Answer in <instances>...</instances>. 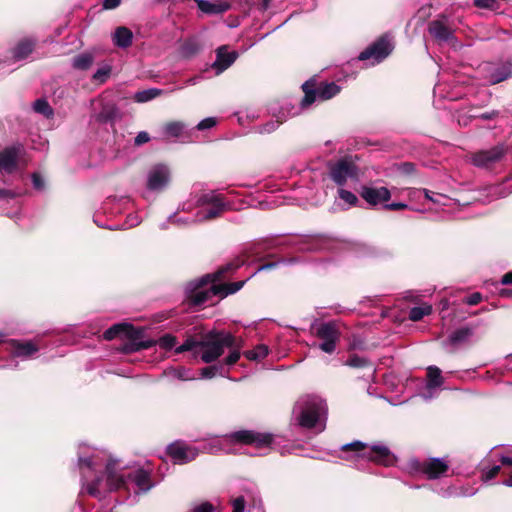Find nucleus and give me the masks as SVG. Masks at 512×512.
<instances>
[{"label":"nucleus","mask_w":512,"mask_h":512,"mask_svg":"<svg viewBox=\"0 0 512 512\" xmlns=\"http://www.w3.org/2000/svg\"><path fill=\"white\" fill-rule=\"evenodd\" d=\"M360 196L371 206L385 203L391 198V193L386 187L362 186Z\"/></svg>","instance_id":"obj_17"},{"label":"nucleus","mask_w":512,"mask_h":512,"mask_svg":"<svg viewBox=\"0 0 512 512\" xmlns=\"http://www.w3.org/2000/svg\"><path fill=\"white\" fill-rule=\"evenodd\" d=\"M198 204L210 206L209 208L199 210L195 216L181 217L177 214L171 215L168 221L178 226L187 225L196 222L212 220L219 217L229 208V204L224 201L221 194L216 191H210L201 195Z\"/></svg>","instance_id":"obj_6"},{"label":"nucleus","mask_w":512,"mask_h":512,"mask_svg":"<svg viewBox=\"0 0 512 512\" xmlns=\"http://www.w3.org/2000/svg\"><path fill=\"white\" fill-rule=\"evenodd\" d=\"M220 369V367L215 365L204 367L200 370V375L202 378L210 379L213 378L220 371Z\"/></svg>","instance_id":"obj_43"},{"label":"nucleus","mask_w":512,"mask_h":512,"mask_svg":"<svg viewBox=\"0 0 512 512\" xmlns=\"http://www.w3.org/2000/svg\"><path fill=\"white\" fill-rule=\"evenodd\" d=\"M94 62V56L91 53H81L73 58V67L78 70L89 69Z\"/></svg>","instance_id":"obj_31"},{"label":"nucleus","mask_w":512,"mask_h":512,"mask_svg":"<svg viewBox=\"0 0 512 512\" xmlns=\"http://www.w3.org/2000/svg\"><path fill=\"white\" fill-rule=\"evenodd\" d=\"M501 295H502V296H509V295H512V290L503 289V290L501 291Z\"/></svg>","instance_id":"obj_61"},{"label":"nucleus","mask_w":512,"mask_h":512,"mask_svg":"<svg viewBox=\"0 0 512 512\" xmlns=\"http://www.w3.org/2000/svg\"><path fill=\"white\" fill-rule=\"evenodd\" d=\"M78 467L82 479V491L102 498L114 490H124L140 495L152 489L153 469L140 466H122L105 451L94 449L90 455H78Z\"/></svg>","instance_id":"obj_1"},{"label":"nucleus","mask_w":512,"mask_h":512,"mask_svg":"<svg viewBox=\"0 0 512 512\" xmlns=\"http://www.w3.org/2000/svg\"><path fill=\"white\" fill-rule=\"evenodd\" d=\"M414 193H424L425 195V198L432 201V202H439V200L437 198H434L432 195H434V193H432L431 191L427 190V189H422V190H415Z\"/></svg>","instance_id":"obj_56"},{"label":"nucleus","mask_w":512,"mask_h":512,"mask_svg":"<svg viewBox=\"0 0 512 512\" xmlns=\"http://www.w3.org/2000/svg\"><path fill=\"white\" fill-rule=\"evenodd\" d=\"M473 335V330L469 327H462L452 332L445 342V345L457 346L467 342Z\"/></svg>","instance_id":"obj_25"},{"label":"nucleus","mask_w":512,"mask_h":512,"mask_svg":"<svg viewBox=\"0 0 512 512\" xmlns=\"http://www.w3.org/2000/svg\"><path fill=\"white\" fill-rule=\"evenodd\" d=\"M23 153L24 147L21 144L8 146L0 150V174H11L16 171Z\"/></svg>","instance_id":"obj_12"},{"label":"nucleus","mask_w":512,"mask_h":512,"mask_svg":"<svg viewBox=\"0 0 512 512\" xmlns=\"http://www.w3.org/2000/svg\"><path fill=\"white\" fill-rule=\"evenodd\" d=\"M404 168H405V170H406L407 172H409V171H412V170H413L414 166H413V164H412V163H405V164H404Z\"/></svg>","instance_id":"obj_60"},{"label":"nucleus","mask_w":512,"mask_h":512,"mask_svg":"<svg viewBox=\"0 0 512 512\" xmlns=\"http://www.w3.org/2000/svg\"><path fill=\"white\" fill-rule=\"evenodd\" d=\"M443 383L444 378L441 375V370L437 366H429L427 368L426 391L422 395L423 398L425 400L433 398L435 390L441 387Z\"/></svg>","instance_id":"obj_20"},{"label":"nucleus","mask_w":512,"mask_h":512,"mask_svg":"<svg viewBox=\"0 0 512 512\" xmlns=\"http://www.w3.org/2000/svg\"><path fill=\"white\" fill-rule=\"evenodd\" d=\"M501 284L503 285H509V284H512V271L506 273L502 279H501Z\"/></svg>","instance_id":"obj_58"},{"label":"nucleus","mask_w":512,"mask_h":512,"mask_svg":"<svg viewBox=\"0 0 512 512\" xmlns=\"http://www.w3.org/2000/svg\"><path fill=\"white\" fill-rule=\"evenodd\" d=\"M500 461L503 465H512V457L501 456Z\"/></svg>","instance_id":"obj_59"},{"label":"nucleus","mask_w":512,"mask_h":512,"mask_svg":"<svg viewBox=\"0 0 512 512\" xmlns=\"http://www.w3.org/2000/svg\"><path fill=\"white\" fill-rule=\"evenodd\" d=\"M293 420L306 429L318 428V432L325 429L327 405L316 395L300 397L293 407Z\"/></svg>","instance_id":"obj_4"},{"label":"nucleus","mask_w":512,"mask_h":512,"mask_svg":"<svg viewBox=\"0 0 512 512\" xmlns=\"http://www.w3.org/2000/svg\"><path fill=\"white\" fill-rule=\"evenodd\" d=\"M34 45V41L30 39L20 41L13 50L14 58L16 60L25 59L33 51Z\"/></svg>","instance_id":"obj_28"},{"label":"nucleus","mask_w":512,"mask_h":512,"mask_svg":"<svg viewBox=\"0 0 512 512\" xmlns=\"http://www.w3.org/2000/svg\"><path fill=\"white\" fill-rule=\"evenodd\" d=\"M499 115V112L496 111V110H492V111H489V112H485V113H482L480 115H475L473 116L475 119H481V120H493L495 118H497Z\"/></svg>","instance_id":"obj_51"},{"label":"nucleus","mask_w":512,"mask_h":512,"mask_svg":"<svg viewBox=\"0 0 512 512\" xmlns=\"http://www.w3.org/2000/svg\"><path fill=\"white\" fill-rule=\"evenodd\" d=\"M33 108L35 112L40 113L47 118L53 115V110L45 99H37L34 102Z\"/></svg>","instance_id":"obj_35"},{"label":"nucleus","mask_w":512,"mask_h":512,"mask_svg":"<svg viewBox=\"0 0 512 512\" xmlns=\"http://www.w3.org/2000/svg\"><path fill=\"white\" fill-rule=\"evenodd\" d=\"M315 335L322 340L319 348L328 354L336 350V344L340 339V331L335 322H323L315 328Z\"/></svg>","instance_id":"obj_10"},{"label":"nucleus","mask_w":512,"mask_h":512,"mask_svg":"<svg viewBox=\"0 0 512 512\" xmlns=\"http://www.w3.org/2000/svg\"><path fill=\"white\" fill-rule=\"evenodd\" d=\"M272 440L271 434L241 430L221 438L212 439L210 442L203 445L202 451L210 454H217L222 451L227 452L226 445L229 443L252 445L256 449L261 450L269 448Z\"/></svg>","instance_id":"obj_5"},{"label":"nucleus","mask_w":512,"mask_h":512,"mask_svg":"<svg viewBox=\"0 0 512 512\" xmlns=\"http://www.w3.org/2000/svg\"><path fill=\"white\" fill-rule=\"evenodd\" d=\"M268 351L269 349L266 345L260 344L252 350L245 351L244 356L249 360L259 361L268 355Z\"/></svg>","instance_id":"obj_33"},{"label":"nucleus","mask_w":512,"mask_h":512,"mask_svg":"<svg viewBox=\"0 0 512 512\" xmlns=\"http://www.w3.org/2000/svg\"><path fill=\"white\" fill-rule=\"evenodd\" d=\"M329 175L335 184L342 187L349 179L357 177V167L348 160H340L330 168Z\"/></svg>","instance_id":"obj_13"},{"label":"nucleus","mask_w":512,"mask_h":512,"mask_svg":"<svg viewBox=\"0 0 512 512\" xmlns=\"http://www.w3.org/2000/svg\"><path fill=\"white\" fill-rule=\"evenodd\" d=\"M500 469L501 468L498 465H495L489 469H484L482 474L483 481L487 482L496 477L500 472Z\"/></svg>","instance_id":"obj_44"},{"label":"nucleus","mask_w":512,"mask_h":512,"mask_svg":"<svg viewBox=\"0 0 512 512\" xmlns=\"http://www.w3.org/2000/svg\"><path fill=\"white\" fill-rule=\"evenodd\" d=\"M233 511L232 512H244L245 501L243 497H238L232 502Z\"/></svg>","instance_id":"obj_50"},{"label":"nucleus","mask_w":512,"mask_h":512,"mask_svg":"<svg viewBox=\"0 0 512 512\" xmlns=\"http://www.w3.org/2000/svg\"><path fill=\"white\" fill-rule=\"evenodd\" d=\"M121 4V0H104L103 8L106 10H112L117 8Z\"/></svg>","instance_id":"obj_54"},{"label":"nucleus","mask_w":512,"mask_h":512,"mask_svg":"<svg viewBox=\"0 0 512 512\" xmlns=\"http://www.w3.org/2000/svg\"><path fill=\"white\" fill-rule=\"evenodd\" d=\"M474 5L482 9H493L495 5L494 0H474Z\"/></svg>","instance_id":"obj_49"},{"label":"nucleus","mask_w":512,"mask_h":512,"mask_svg":"<svg viewBox=\"0 0 512 512\" xmlns=\"http://www.w3.org/2000/svg\"><path fill=\"white\" fill-rule=\"evenodd\" d=\"M133 219H134L135 221H133V222L130 224V226H135V225L139 224V220H138L137 216L133 217Z\"/></svg>","instance_id":"obj_63"},{"label":"nucleus","mask_w":512,"mask_h":512,"mask_svg":"<svg viewBox=\"0 0 512 512\" xmlns=\"http://www.w3.org/2000/svg\"><path fill=\"white\" fill-rule=\"evenodd\" d=\"M166 374L181 381H190L196 378L191 369L182 366L172 367L166 371Z\"/></svg>","instance_id":"obj_30"},{"label":"nucleus","mask_w":512,"mask_h":512,"mask_svg":"<svg viewBox=\"0 0 512 512\" xmlns=\"http://www.w3.org/2000/svg\"><path fill=\"white\" fill-rule=\"evenodd\" d=\"M188 83H190V84H195V83H196V81H195V79H194V78H191V79H189V80H188Z\"/></svg>","instance_id":"obj_64"},{"label":"nucleus","mask_w":512,"mask_h":512,"mask_svg":"<svg viewBox=\"0 0 512 512\" xmlns=\"http://www.w3.org/2000/svg\"><path fill=\"white\" fill-rule=\"evenodd\" d=\"M448 464L440 458H431L421 464L420 471L429 479H437L445 475L448 471Z\"/></svg>","instance_id":"obj_19"},{"label":"nucleus","mask_w":512,"mask_h":512,"mask_svg":"<svg viewBox=\"0 0 512 512\" xmlns=\"http://www.w3.org/2000/svg\"><path fill=\"white\" fill-rule=\"evenodd\" d=\"M240 344L235 339V346L230 347L232 351L229 353V355L225 359V364L228 366L234 365L240 358Z\"/></svg>","instance_id":"obj_38"},{"label":"nucleus","mask_w":512,"mask_h":512,"mask_svg":"<svg viewBox=\"0 0 512 512\" xmlns=\"http://www.w3.org/2000/svg\"><path fill=\"white\" fill-rule=\"evenodd\" d=\"M149 140H150L149 134L145 131H141L135 137V144L142 145L144 143H147Z\"/></svg>","instance_id":"obj_53"},{"label":"nucleus","mask_w":512,"mask_h":512,"mask_svg":"<svg viewBox=\"0 0 512 512\" xmlns=\"http://www.w3.org/2000/svg\"><path fill=\"white\" fill-rule=\"evenodd\" d=\"M234 346L235 337L231 333L215 332L209 333L202 341L186 339L182 345L175 348V353L195 351V353H200V358L204 363H212L223 354L226 347Z\"/></svg>","instance_id":"obj_3"},{"label":"nucleus","mask_w":512,"mask_h":512,"mask_svg":"<svg viewBox=\"0 0 512 512\" xmlns=\"http://www.w3.org/2000/svg\"><path fill=\"white\" fill-rule=\"evenodd\" d=\"M197 3L199 10L205 14L216 15L227 12L231 5L228 1L209 2L207 0H194Z\"/></svg>","instance_id":"obj_22"},{"label":"nucleus","mask_w":512,"mask_h":512,"mask_svg":"<svg viewBox=\"0 0 512 512\" xmlns=\"http://www.w3.org/2000/svg\"><path fill=\"white\" fill-rule=\"evenodd\" d=\"M281 121L279 120H270L267 123L260 125L257 127V132L260 134H269L273 131H275L278 127Z\"/></svg>","instance_id":"obj_40"},{"label":"nucleus","mask_w":512,"mask_h":512,"mask_svg":"<svg viewBox=\"0 0 512 512\" xmlns=\"http://www.w3.org/2000/svg\"><path fill=\"white\" fill-rule=\"evenodd\" d=\"M170 180V172L167 166L158 164L153 166L147 176V187L150 190H162Z\"/></svg>","instance_id":"obj_16"},{"label":"nucleus","mask_w":512,"mask_h":512,"mask_svg":"<svg viewBox=\"0 0 512 512\" xmlns=\"http://www.w3.org/2000/svg\"><path fill=\"white\" fill-rule=\"evenodd\" d=\"M507 152L508 148L505 144H497L472 153L470 162L479 169L492 170L505 158Z\"/></svg>","instance_id":"obj_8"},{"label":"nucleus","mask_w":512,"mask_h":512,"mask_svg":"<svg viewBox=\"0 0 512 512\" xmlns=\"http://www.w3.org/2000/svg\"><path fill=\"white\" fill-rule=\"evenodd\" d=\"M186 130V125L179 121L169 122L163 127V134L165 138H179L183 136Z\"/></svg>","instance_id":"obj_27"},{"label":"nucleus","mask_w":512,"mask_h":512,"mask_svg":"<svg viewBox=\"0 0 512 512\" xmlns=\"http://www.w3.org/2000/svg\"><path fill=\"white\" fill-rule=\"evenodd\" d=\"M216 52V60L212 67L216 69L217 74H220L235 62L237 53L235 51L229 52L225 46L219 47Z\"/></svg>","instance_id":"obj_21"},{"label":"nucleus","mask_w":512,"mask_h":512,"mask_svg":"<svg viewBox=\"0 0 512 512\" xmlns=\"http://www.w3.org/2000/svg\"><path fill=\"white\" fill-rule=\"evenodd\" d=\"M407 208H408V205L405 204V203H402V202L390 203V204H385L384 205V209L392 210V211L404 210V209H407Z\"/></svg>","instance_id":"obj_52"},{"label":"nucleus","mask_w":512,"mask_h":512,"mask_svg":"<svg viewBox=\"0 0 512 512\" xmlns=\"http://www.w3.org/2000/svg\"><path fill=\"white\" fill-rule=\"evenodd\" d=\"M133 40V33L130 29L124 26L116 28L112 35V41L115 46L119 48H128L131 46Z\"/></svg>","instance_id":"obj_24"},{"label":"nucleus","mask_w":512,"mask_h":512,"mask_svg":"<svg viewBox=\"0 0 512 512\" xmlns=\"http://www.w3.org/2000/svg\"><path fill=\"white\" fill-rule=\"evenodd\" d=\"M167 452L177 464L188 463L194 460L199 454V450L196 447L181 441L170 444L167 448Z\"/></svg>","instance_id":"obj_15"},{"label":"nucleus","mask_w":512,"mask_h":512,"mask_svg":"<svg viewBox=\"0 0 512 512\" xmlns=\"http://www.w3.org/2000/svg\"><path fill=\"white\" fill-rule=\"evenodd\" d=\"M244 260L235 259L225 266L221 267L213 274H207L198 280L187 284L185 292L187 299L195 306L212 302L214 297L222 299L229 294L239 291L245 284V281H238L228 284L217 283L225 273L233 271L244 264Z\"/></svg>","instance_id":"obj_2"},{"label":"nucleus","mask_w":512,"mask_h":512,"mask_svg":"<svg viewBox=\"0 0 512 512\" xmlns=\"http://www.w3.org/2000/svg\"><path fill=\"white\" fill-rule=\"evenodd\" d=\"M214 506L209 502L201 503L195 506L191 512H213Z\"/></svg>","instance_id":"obj_47"},{"label":"nucleus","mask_w":512,"mask_h":512,"mask_svg":"<svg viewBox=\"0 0 512 512\" xmlns=\"http://www.w3.org/2000/svg\"><path fill=\"white\" fill-rule=\"evenodd\" d=\"M430 35L439 43L453 44L454 31L444 16L432 20L428 25Z\"/></svg>","instance_id":"obj_14"},{"label":"nucleus","mask_w":512,"mask_h":512,"mask_svg":"<svg viewBox=\"0 0 512 512\" xmlns=\"http://www.w3.org/2000/svg\"><path fill=\"white\" fill-rule=\"evenodd\" d=\"M512 193V175L507 177L502 183L491 186L489 194L494 198H503Z\"/></svg>","instance_id":"obj_26"},{"label":"nucleus","mask_w":512,"mask_h":512,"mask_svg":"<svg viewBox=\"0 0 512 512\" xmlns=\"http://www.w3.org/2000/svg\"><path fill=\"white\" fill-rule=\"evenodd\" d=\"M276 265H277V263H276V262H271V263L263 264V265H261L260 267H258L257 271H256L253 275H255L257 272H260V271H264V270L272 269V268H274Z\"/></svg>","instance_id":"obj_57"},{"label":"nucleus","mask_w":512,"mask_h":512,"mask_svg":"<svg viewBox=\"0 0 512 512\" xmlns=\"http://www.w3.org/2000/svg\"><path fill=\"white\" fill-rule=\"evenodd\" d=\"M369 364L368 359L358 356L356 354L351 355L348 360L345 362V365L354 367V368H361L365 367Z\"/></svg>","instance_id":"obj_37"},{"label":"nucleus","mask_w":512,"mask_h":512,"mask_svg":"<svg viewBox=\"0 0 512 512\" xmlns=\"http://www.w3.org/2000/svg\"><path fill=\"white\" fill-rule=\"evenodd\" d=\"M432 306L431 305H423L419 307H413L409 311V319L416 322L420 321L424 316L431 314Z\"/></svg>","instance_id":"obj_34"},{"label":"nucleus","mask_w":512,"mask_h":512,"mask_svg":"<svg viewBox=\"0 0 512 512\" xmlns=\"http://www.w3.org/2000/svg\"><path fill=\"white\" fill-rule=\"evenodd\" d=\"M503 485L512 487V477L502 482Z\"/></svg>","instance_id":"obj_62"},{"label":"nucleus","mask_w":512,"mask_h":512,"mask_svg":"<svg viewBox=\"0 0 512 512\" xmlns=\"http://www.w3.org/2000/svg\"><path fill=\"white\" fill-rule=\"evenodd\" d=\"M342 450L354 452V457L357 459H367L385 466H389L394 462V456L384 445L367 446L360 441H355L343 445Z\"/></svg>","instance_id":"obj_7"},{"label":"nucleus","mask_w":512,"mask_h":512,"mask_svg":"<svg viewBox=\"0 0 512 512\" xmlns=\"http://www.w3.org/2000/svg\"><path fill=\"white\" fill-rule=\"evenodd\" d=\"M131 329L132 326L126 323L114 324L104 332L103 337L106 340H112L120 335H130Z\"/></svg>","instance_id":"obj_29"},{"label":"nucleus","mask_w":512,"mask_h":512,"mask_svg":"<svg viewBox=\"0 0 512 512\" xmlns=\"http://www.w3.org/2000/svg\"><path fill=\"white\" fill-rule=\"evenodd\" d=\"M482 300V295L478 292L471 294L464 299V302L470 306L477 305Z\"/></svg>","instance_id":"obj_48"},{"label":"nucleus","mask_w":512,"mask_h":512,"mask_svg":"<svg viewBox=\"0 0 512 512\" xmlns=\"http://www.w3.org/2000/svg\"><path fill=\"white\" fill-rule=\"evenodd\" d=\"M393 50V45L388 36L381 37L370 47L362 51L359 60H372V64L379 63L384 60Z\"/></svg>","instance_id":"obj_11"},{"label":"nucleus","mask_w":512,"mask_h":512,"mask_svg":"<svg viewBox=\"0 0 512 512\" xmlns=\"http://www.w3.org/2000/svg\"><path fill=\"white\" fill-rule=\"evenodd\" d=\"M216 124H217L216 118L208 117V118L201 120L197 124L196 129L202 131V130L210 129V128L214 127Z\"/></svg>","instance_id":"obj_45"},{"label":"nucleus","mask_w":512,"mask_h":512,"mask_svg":"<svg viewBox=\"0 0 512 512\" xmlns=\"http://www.w3.org/2000/svg\"><path fill=\"white\" fill-rule=\"evenodd\" d=\"M176 343V337L171 334H166L158 340L159 346L166 350L173 348L176 345Z\"/></svg>","instance_id":"obj_41"},{"label":"nucleus","mask_w":512,"mask_h":512,"mask_svg":"<svg viewBox=\"0 0 512 512\" xmlns=\"http://www.w3.org/2000/svg\"><path fill=\"white\" fill-rule=\"evenodd\" d=\"M486 79L490 84L500 83L512 76V65L510 63H503L500 65H486Z\"/></svg>","instance_id":"obj_18"},{"label":"nucleus","mask_w":512,"mask_h":512,"mask_svg":"<svg viewBox=\"0 0 512 512\" xmlns=\"http://www.w3.org/2000/svg\"><path fill=\"white\" fill-rule=\"evenodd\" d=\"M155 341L153 340H146V341H139V342H134L132 344V347H131V351H138V350H141V349H147V348H150L152 347L153 345H155Z\"/></svg>","instance_id":"obj_46"},{"label":"nucleus","mask_w":512,"mask_h":512,"mask_svg":"<svg viewBox=\"0 0 512 512\" xmlns=\"http://www.w3.org/2000/svg\"><path fill=\"white\" fill-rule=\"evenodd\" d=\"M20 195H21L20 192L0 188V202L9 203L11 200L15 199L16 197H18Z\"/></svg>","instance_id":"obj_42"},{"label":"nucleus","mask_w":512,"mask_h":512,"mask_svg":"<svg viewBox=\"0 0 512 512\" xmlns=\"http://www.w3.org/2000/svg\"><path fill=\"white\" fill-rule=\"evenodd\" d=\"M111 73V67L109 65H105L96 70L93 74V80L98 81L100 83H104Z\"/></svg>","instance_id":"obj_39"},{"label":"nucleus","mask_w":512,"mask_h":512,"mask_svg":"<svg viewBox=\"0 0 512 512\" xmlns=\"http://www.w3.org/2000/svg\"><path fill=\"white\" fill-rule=\"evenodd\" d=\"M13 355L15 357L29 358L38 352L39 347L32 341H12Z\"/></svg>","instance_id":"obj_23"},{"label":"nucleus","mask_w":512,"mask_h":512,"mask_svg":"<svg viewBox=\"0 0 512 512\" xmlns=\"http://www.w3.org/2000/svg\"><path fill=\"white\" fill-rule=\"evenodd\" d=\"M338 196L344 203L348 205V207L355 206L358 203L357 196L354 193L343 188H340L338 190Z\"/></svg>","instance_id":"obj_36"},{"label":"nucleus","mask_w":512,"mask_h":512,"mask_svg":"<svg viewBox=\"0 0 512 512\" xmlns=\"http://www.w3.org/2000/svg\"><path fill=\"white\" fill-rule=\"evenodd\" d=\"M303 91L305 93L303 99L301 100V107L306 108L315 102L316 99L320 100H328L337 95L340 92V87L334 82L325 83L320 85L316 90L310 88L308 82H305L302 85Z\"/></svg>","instance_id":"obj_9"},{"label":"nucleus","mask_w":512,"mask_h":512,"mask_svg":"<svg viewBox=\"0 0 512 512\" xmlns=\"http://www.w3.org/2000/svg\"><path fill=\"white\" fill-rule=\"evenodd\" d=\"M32 182H33V186L40 190L44 187V183H43V180L42 178L40 177V175H38L37 173H34L32 175Z\"/></svg>","instance_id":"obj_55"},{"label":"nucleus","mask_w":512,"mask_h":512,"mask_svg":"<svg viewBox=\"0 0 512 512\" xmlns=\"http://www.w3.org/2000/svg\"><path fill=\"white\" fill-rule=\"evenodd\" d=\"M163 93L161 89L158 88H150L142 91H138L134 95V100L138 103L148 102Z\"/></svg>","instance_id":"obj_32"}]
</instances>
